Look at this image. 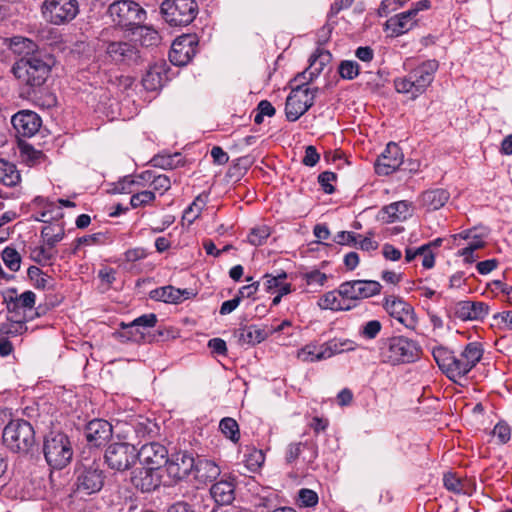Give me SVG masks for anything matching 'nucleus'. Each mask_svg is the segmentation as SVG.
I'll use <instances>...</instances> for the list:
<instances>
[{"mask_svg":"<svg viewBox=\"0 0 512 512\" xmlns=\"http://www.w3.org/2000/svg\"><path fill=\"white\" fill-rule=\"evenodd\" d=\"M42 12L49 22L60 25L77 16L79 5L77 0H45Z\"/></svg>","mask_w":512,"mask_h":512,"instance_id":"12","label":"nucleus"},{"mask_svg":"<svg viewBox=\"0 0 512 512\" xmlns=\"http://www.w3.org/2000/svg\"><path fill=\"white\" fill-rule=\"evenodd\" d=\"M5 43L15 55L20 57L19 59H27L36 53L44 51L33 40L23 36L6 38Z\"/></svg>","mask_w":512,"mask_h":512,"instance_id":"27","label":"nucleus"},{"mask_svg":"<svg viewBox=\"0 0 512 512\" xmlns=\"http://www.w3.org/2000/svg\"><path fill=\"white\" fill-rule=\"evenodd\" d=\"M297 359L304 363H314L328 359L324 344L311 342L297 351Z\"/></svg>","mask_w":512,"mask_h":512,"instance_id":"34","label":"nucleus"},{"mask_svg":"<svg viewBox=\"0 0 512 512\" xmlns=\"http://www.w3.org/2000/svg\"><path fill=\"white\" fill-rule=\"evenodd\" d=\"M439 64L435 59L426 60L410 70L404 77L394 80V86L399 93H410L413 97L424 93L434 80Z\"/></svg>","mask_w":512,"mask_h":512,"instance_id":"3","label":"nucleus"},{"mask_svg":"<svg viewBox=\"0 0 512 512\" xmlns=\"http://www.w3.org/2000/svg\"><path fill=\"white\" fill-rule=\"evenodd\" d=\"M194 457L187 452H177L165 463L166 471L173 480H182L194 472Z\"/></svg>","mask_w":512,"mask_h":512,"instance_id":"19","label":"nucleus"},{"mask_svg":"<svg viewBox=\"0 0 512 512\" xmlns=\"http://www.w3.org/2000/svg\"><path fill=\"white\" fill-rule=\"evenodd\" d=\"M211 497L219 505H229L235 499L234 479H222L214 483L210 488Z\"/></svg>","mask_w":512,"mask_h":512,"instance_id":"28","label":"nucleus"},{"mask_svg":"<svg viewBox=\"0 0 512 512\" xmlns=\"http://www.w3.org/2000/svg\"><path fill=\"white\" fill-rule=\"evenodd\" d=\"M338 70L343 79L353 80L359 75L360 67L356 61L344 60L340 63Z\"/></svg>","mask_w":512,"mask_h":512,"instance_id":"54","label":"nucleus"},{"mask_svg":"<svg viewBox=\"0 0 512 512\" xmlns=\"http://www.w3.org/2000/svg\"><path fill=\"white\" fill-rule=\"evenodd\" d=\"M154 191L144 190L138 193H134L130 199V205L132 208H138L151 204L155 200Z\"/></svg>","mask_w":512,"mask_h":512,"instance_id":"55","label":"nucleus"},{"mask_svg":"<svg viewBox=\"0 0 512 512\" xmlns=\"http://www.w3.org/2000/svg\"><path fill=\"white\" fill-rule=\"evenodd\" d=\"M151 165L153 167L161 168V169H175L184 164L182 156L180 153L175 154H159L154 156L151 161Z\"/></svg>","mask_w":512,"mask_h":512,"instance_id":"42","label":"nucleus"},{"mask_svg":"<svg viewBox=\"0 0 512 512\" xmlns=\"http://www.w3.org/2000/svg\"><path fill=\"white\" fill-rule=\"evenodd\" d=\"M417 21L405 11L390 17L385 23V30L390 31L392 36H400L410 31Z\"/></svg>","mask_w":512,"mask_h":512,"instance_id":"30","label":"nucleus"},{"mask_svg":"<svg viewBox=\"0 0 512 512\" xmlns=\"http://www.w3.org/2000/svg\"><path fill=\"white\" fill-rule=\"evenodd\" d=\"M107 14L118 30H134L146 19V11L132 0H114L108 6Z\"/></svg>","mask_w":512,"mask_h":512,"instance_id":"6","label":"nucleus"},{"mask_svg":"<svg viewBox=\"0 0 512 512\" xmlns=\"http://www.w3.org/2000/svg\"><path fill=\"white\" fill-rule=\"evenodd\" d=\"M331 59L332 55L329 51L324 49H317L309 59L310 64L308 69L298 74L294 81H300L301 79L307 82L313 81L314 78L320 75L324 67L331 61Z\"/></svg>","mask_w":512,"mask_h":512,"instance_id":"23","label":"nucleus"},{"mask_svg":"<svg viewBox=\"0 0 512 512\" xmlns=\"http://www.w3.org/2000/svg\"><path fill=\"white\" fill-rule=\"evenodd\" d=\"M55 64V57L44 50L27 59H18L11 72L25 87L26 92L31 94L36 93L46 83Z\"/></svg>","mask_w":512,"mask_h":512,"instance_id":"1","label":"nucleus"},{"mask_svg":"<svg viewBox=\"0 0 512 512\" xmlns=\"http://www.w3.org/2000/svg\"><path fill=\"white\" fill-rule=\"evenodd\" d=\"M301 455L305 463H313L318 457L317 444L314 441L290 443L286 449L285 460L288 464H293Z\"/></svg>","mask_w":512,"mask_h":512,"instance_id":"22","label":"nucleus"},{"mask_svg":"<svg viewBox=\"0 0 512 512\" xmlns=\"http://www.w3.org/2000/svg\"><path fill=\"white\" fill-rule=\"evenodd\" d=\"M298 501L301 506L312 507L318 503V495L311 489L302 488L298 493Z\"/></svg>","mask_w":512,"mask_h":512,"instance_id":"62","label":"nucleus"},{"mask_svg":"<svg viewBox=\"0 0 512 512\" xmlns=\"http://www.w3.org/2000/svg\"><path fill=\"white\" fill-rule=\"evenodd\" d=\"M191 292L187 289H178L173 286L159 287L150 292V297L156 301H163L168 303H180L188 299Z\"/></svg>","mask_w":512,"mask_h":512,"instance_id":"31","label":"nucleus"},{"mask_svg":"<svg viewBox=\"0 0 512 512\" xmlns=\"http://www.w3.org/2000/svg\"><path fill=\"white\" fill-rule=\"evenodd\" d=\"M41 236L44 238L46 246L53 249L65 236L64 224L61 222L45 225L41 230Z\"/></svg>","mask_w":512,"mask_h":512,"instance_id":"37","label":"nucleus"},{"mask_svg":"<svg viewBox=\"0 0 512 512\" xmlns=\"http://www.w3.org/2000/svg\"><path fill=\"white\" fill-rule=\"evenodd\" d=\"M144 467L161 469L168 462L166 447L158 442L144 444L139 451L136 450V459Z\"/></svg>","mask_w":512,"mask_h":512,"instance_id":"16","label":"nucleus"},{"mask_svg":"<svg viewBox=\"0 0 512 512\" xmlns=\"http://www.w3.org/2000/svg\"><path fill=\"white\" fill-rule=\"evenodd\" d=\"M323 344L328 359L337 354L354 351L357 348V344L351 339L333 338Z\"/></svg>","mask_w":512,"mask_h":512,"instance_id":"39","label":"nucleus"},{"mask_svg":"<svg viewBox=\"0 0 512 512\" xmlns=\"http://www.w3.org/2000/svg\"><path fill=\"white\" fill-rule=\"evenodd\" d=\"M244 458L245 465L250 471L258 470L265 462V454L256 448H249Z\"/></svg>","mask_w":512,"mask_h":512,"instance_id":"48","label":"nucleus"},{"mask_svg":"<svg viewBox=\"0 0 512 512\" xmlns=\"http://www.w3.org/2000/svg\"><path fill=\"white\" fill-rule=\"evenodd\" d=\"M1 256H2V260H3L4 264L11 271L16 272L20 269L21 256L15 248L6 247L2 251Z\"/></svg>","mask_w":512,"mask_h":512,"instance_id":"51","label":"nucleus"},{"mask_svg":"<svg viewBox=\"0 0 512 512\" xmlns=\"http://www.w3.org/2000/svg\"><path fill=\"white\" fill-rule=\"evenodd\" d=\"M76 489L79 493L91 495L99 492L105 481V473L100 462L92 459L82 460L75 469Z\"/></svg>","mask_w":512,"mask_h":512,"instance_id":"8","label":"nucleus"},{"mask_svg":"<svg viewBox=\"0 0 512 512\" xmlns=\"http://www.w3.org/2000/svg\"><path fill=\"white\" fill-rule=\"evenodd\" d=\"M410 212V205L407 201H398L384 206L381 209V218L386 222L405 220Z\"/></svg>","mask_w":512,"mask_h":512,"instance_id":"36","label":"nucleus"},{"mask_svg":"<svg viewBox=\"0 0 512 512\" xmlns=\"http://www.w3.org/2000/svg\"><path fill=\"white\" fill-rule=\"evenodd\" d=\"M450 311L462 321H480L489 314V306L484 302L463 300L452 304Z\"/></svg>","mask_w":512,"mask_h":512,"instance_id":"17","label":"nucleus"},{"mask_svg":"<svg viewBox=\"0 0 512 512\" xmlns=\"http://www.w3.org/2000/svg\"><path fill=\"white\" fill-rule=\"evenodd\" d=\"M132 481L142 492L154 491L161 484V469L142 466Z\"/></svg>","mask_w":512,"mask_h":512,"instance_id":"25","label":"nucleus"},{"mask_svg":"<svg viewBox=\"0 0 512 512\" xmlns=\"http://www.w3.org/2000/svg\"><path fill=\"white\" fill-rule=\"evenodd\" d=\"M492 434L499 444H506L511 437V428L506 422L500 421L495 425Z\"/></svg>","mask_w":512,"mask_h":512,"instance_id":"59","label":"nucleus"},{"mask_svg":"<svg viewBox=\"0 0 512 512\" xmlns=\"http://www.w3.org/2000/svg\"><path fill=\"white\" fill-rule=\"evenodd\" d=\"M273 334L272 326L249 325L238 330V341L242 345L254 346Z\"/></svg>","mask_w":512,"mask_h":512,"instance_id":"26","label":"nucleus"},{"mask_svg":"<svg viewBox=\"0 0 512 512\" xmlns=\"http://www.w3.org/2000/svg\"><path fill=\"white\" fill-rule=\"evenodd\" d=\"M420 354L418 343L404 336L387 338L380 348L381 360L391 365L413 363L420 358Z\"/></svg>","mask_w":512,"mask_h":512,"instance_id":"4","label":"nucleus"},{"mask_svg":"<svg viewBox=\"0 0 512 512\" xmlns=\"http://www.w3.org/2000/svg\"><path fill=\"white\" fill-rule=\"evenodd\" d=\"M483 352L484 350L481 343H468L458 356L455 355L453 366L461 365V368L453 371L455 375H451V380L456 382L458 379L466 376L481 360Z\"/></svg>","mask_w":512,"mask_h":512,"instance_id":"14","label":"nucleus"},{"mask_svg":"<svg viewBox=\"0 0 512 512\" xmlns=\"http://www.w3.org/2000/svg\"><path fill=\"white\" fill-rule=\"evenodd\" d=\"M287 278V274L285 272H280L277 275L273 276L271 274H265L263 276V286L267 292H274L280 286V283Z\"/></svg>","mask_w":512,"mask_h":512,"instance_id":"58","label":"nucleus"},{"mask_svg":"<svg viewBox=\"0 0 512 512\" xmlns=\"http://www.w3.org/2000/svg\"><path fill=\"white\" fill-rule=\"evenodd\" d=\"M300 84L293 87L285 103V115L288 121L295 122L313 105L318 88H309L307 81L301 79Z\"/></svg>","mask_w":512,"mask_h":512,"instance_id":"9","label":"nucleus"},{"mask_svg":"<svg viewBox=\"0 0 512 512\" xmlns=\"http://www.w3.org/2000/svg\"><path fill=\"white\" fill-rule=\"evenodd\" d=\"M112 433V425L103 419L90 421L84 430L87 442L93 447H99L105 444L112 436Z\"/></svg>","mask_w":512,"mask_h":512,"instance_id":"21","label":"nucleus"},{"mask_svg":"<svg viewBox=\"0 0 512 512\" xmlns=\"http://www.w3.org/2000/svg\"><path fill=\"white\" fill-rule=\"evenodd\" d=\"M21 176L16 166L0 158V183L8 187L17 186Z\"/></svg>","mask_w":512,"mask_h":512,"instance_id":"40","label":"nucleus"},{"mask_svg":"<svg viewBox=\"0 0 512 512\" xmlns=\"http://www.w3.org/2000/svg\"><path fill=\"white\" fill-rule=\"evenodd\" d=\"M160 11L170 26H186L196 18L199 8L195 0H164Z\"/></svg>","mask_w":512,"mask_h":512,"instance_id":"10","label":"nucleus"},{"mask_svg":"<svg viewBox=\"0 0 512 512\" xmlns=\"http://www.w3.org/2000/svg\"><path fill=\"white\" fill-rule=\"evenodd\" d=\"M11 122L17 133L24 137L33 136L42 123L40 116L30 110L17 112L12 116Z\"/></svg>","mask_w":512,"mask_h":512,"instance_id":"20","label":"nucleus"},{"mask_svg":"<svg viewBox=\"0 0 512 512\" xmlns=\"http://www.w3.org/2000/svg\"><path fill=\"white\" fill-rule=\"evenodd\" d=\"M359 299L369 298L381 292V284L375 280H357Z\"/></svg>","mask_w":512,"mask_h":512,"instance_id":"49","label":"nucleus"},{"mask_svg":"<svg viewBox=\"0 0 512 512\" xmlns=\"http://www.w3.org/2000/svg\"><path fill=\"white\" fill-rule=\"evenodd\" d=\"M219 430L226 438L231 440L233 443H238V441L240 440L239 425L234 418H222L219 422Z\"/></svg>","mask_w":512,"mask_h":512,"instance_id":"45","label":"nucleus"},{"mask_svg":"<svg viewBox=\"0 0 512 512\" xmlns=\"http://www.w3.org/2000/svg\"><path fill=\"white\" fill-rule=\"evenodd\" d=\"M450 194L447 190L436 188L425 191L421 196L423 206L427 210L435 211L442 208L449 200Z\"/></svg>","mask_w":512,"mask_h":512,"instance_id":"35","label":"nucleus"},{"mask_svg":"<svg viewBox=\"0 0 512 512\" xmlns=\"http://www.w3.org/2000/svg\"><path fill=\"white\" fill-rule=\"evenodd\" d=\"M219 466L208 459H199L195 462L194 474L195 479L201 483L212 482L220 475Z\"/></svg>","mask_w":512,"mask_h":512,"instance_id":"33","label":"nucleus"},{"mask_svg":"<svg viewBox=\"0 0 512 512\" xmlns=\"http://www.w3.org/2000/svg\"><path fill=\"white\" fill-rule=\"evenodd\" d=\"M198 41L195 35L183 34L177 37L169 51V60L175 66L188 64L196 54Z\"/></svg>","mask_w":512,"mask_h":512,"instance_id":"13","label":"nucleus"},{"mask_svg":"<svg viewBox=\"0 0 512 512\" xmlns=\"http://www.w3.org/2000/svg\"><path fill=\"white\" fill-rule=\"evenodd\" d=\"M270 235L271 229L269 226L265 224L258 225L250 230L247 236V241L253 246H261L266 242Z\"/></svg>","mask_w":512,"mask_h":512,"instance_id":"47","label":"nucleus"},{"mask_svg":"<svg viewBox=\"0 0 512 512\" xmlns=\"http://www.w3.org/2000/svg\"><path fill=\"white\" fill-rule=\"evenodd\" d=\"M31 257L35 262L44 265L53 260L55 254L49 247L46 248L45 246H38L31 250Z\"/></svg>","mask_w":512,"mask_h":512,"instance_id":"57","label":"nucleus"},{"mask_svg":"<svg viewBox=\"0 0 512 512\" xmlns=\"http://www.w3.org/2000/svg\"><path fill=\"white\" fill-rule=\"evenodd\" d=\"M385 311L400 324L409 329H414L417 324L413 307L402 298L387 296L384 299Z\"/></svg>","mask_w":512,"mask_h":512,"instance_id":"15","label":"nucleus"},{"mask_svg":"<svg viewBox=\"0 0 512 512\" xmlns=\"http://www.w3.org/2000/svg\"><path fill=\"white\" fill-rule=\"evenodd\" d=\"M341 295H339L337 291H329L325 293L318 301V306L323 310H333V311H341L348 310L350 306H344L343 301L341 299Z\"/></svg>","mask_w":512,"mask_h":512,"instance_id":"41","label":"nucleus"},{"mask_svg":"<svg viewBox=\"0 0 512 512\" xmlns=\"http://www.w3.org/2000/svg\"><path fill=\"white\" fill-rule=\"evenodd\" d=\"M18 149L21 161L30 167L40 164L45 158L42 151L35 149L25 141H19Z\"/></svg>","mask_w":512,"mask_h":512,"instance_id":"38","label":"nucleus"},{"mask_svg":"<svg viewBox=\"0 0 512 512\" xmlns=\"http://www.w3.org/2000/svg\"><path fill=\"white\" fill-rule=\"evenodd\" d=\"M105 462L115 471L128 470L136 461V448L127 442L111 443L105 451Z\"/></svg>","mask_w":512,"mask_h":512,"instance_id":"11","label":"nucleus"},{"mask_svg":"<svg viewBox=\"0 0 512 512\" xmlns=\"http://www.w3.org/2000/svg\"><path fill=\"white\" fill-rule=\"evenodd\" d=\"M403 158L401 148L394 142L388 143L375 163L376 173L383 176L392 174L403 164Z\"/></svg>","mask_w":512,"mask_h":512,"instance_id":"18","label":"nucleus"},{"mask_svg":"<svg viewBox=\"0 0 512 512\" xmlns=\"http://www.w3.org/2000/svg\"><path fill=\"white\" fill-rule=\"evenodd\" d=\"M432 355L440 370L451 380L453 371L460 369V366L454 365L455 354L445 346L439 345L432 348Z\"/></svg>","mask_w":512,"mask_h":512,"instance_id":"29","label":"nucleus"},{"mask_svg":"<svg viewBox=\"0 0 512 512\" xmlns=\"http://www.w3.org/2000/svg\"><path fill=\"white\" fill-rule=\"evenodd\" d=\"M208 194L198 195L194 201L185 209L183 219L192 224L201 214L207 204Z\"/></svg>","mask_w":512,"mask_h":512,"instance_id":"44","label":"nucleus"},{"mask_svg":"<svg viewBox=\"0 0 512 512\" xmlns=\"http://www.w3.org/2000/svg\"><path fill=\"white\" fill-rule=\"evenodd\" d=\"M302 278L306 281V284L309 286H323L327 280V275L325 273L320 272L317 269H314L309 272L303 273Z\"/></svg>","mask_w":512,"mask_h":512,"instance_id":"63","label":"nucleus"},{"mask_svg":"<svg viewBox=\"0 0 512 512\" xmlns=\"http://www.w3.org/2000/svg\"><path fill=\"white\" fill-rule=\"evenodd\" d=\"M136 184V181L131 176H125L118 182L114 184L112 191L114 193L124 194V193H132L133 186Z\"/></svg>","mask_w":512,"mask_h":512,"instance_id":"64","label":"nucleus"},{"mask_svg":"<svg viewBox=\"0 0 512 512\" xmlns=\"http://www.w3.org/2000/svg\"><path fill=\"white\" fill-rule=\"evenodd\" d=\"M33 318V316L27 317L26 315H24L22 320L13 321L10 323H3L0 325V333L12 336L21 334L23 330L27 329L25 326V322L32 320Z\"/></svg>","mask_w":512,"mask_h":512,"instance_id":"52","label":"nucleus"},{"mask_svg":"<svg viewBox=\"0 0 512 512\" xmlns=\"http://www.w3.org/2000/svg\"><path fill=\"white\" fill-rule=\"evenodd\" d=\"M358 286L357 280L344 282L339 286L338 293L343 299L360 300Z\"/></svg>","mask_w":512,"mask_h":512,"instance_id":"56","label":"nucleus"},{"mask_svg":"<svg viewBox=\"0 0 512 512\" xmlns=\"http://www.w3.org/2000/svg\"><path fill=\"white\" fill-rule=\"evenodd\" d=\"M4 301L7 304V309L10 312H18L23 310L31 311L35 305L36 294L33 291L27 290L21 294L17 293L16 289H9L4 295Z\"/></svg>","mask_w":512,"mask_h":512,"instance_id":"24","label":"nucleus"},{"mask_svg":"<svg viewBox=\"0 0 512 512\" xmlns=\"http://www.w3.org/2000/svg\"><path fill=\"white\" fill-rule=\"evenodd\" d=\"M382 330V324L379 320H370L364 323L359 329V336L366 340L375 339Z\"/></svg>","mask_w":512,"mask_h":512,"instance_id":"53","label":"nucleus"},{"mask_svg":"<svg viewBox=\"0 0 512 512\" xmlns=\"http://www.w3.org/2000/svg\"><path fill=\"white\" fill-rule=\"evenodd\" d=\"M157 323V316L154 313L144 314L140 317L134 319L132 322L125 323L121 322L119 327L121 329H133V326H138L139 328L148 329L152 328Z\"/></svg>","mask_w":512,"mask_h":512,"instance_id":"50","label":"nucleus"},{"mask_svg":"<svg viewBox=\"0 0 512 512\" xmlns=\"http://www.w3.org/2000/svg\"><path fill=\"white\" fill-rule=\"evenodd\" d=\"M29 279L34 283L38 289L52 288V278L45 274L39 267L30 266L27 271Z\"/></svg>","mask_w":512,"mask_h":512,"instance_id":"46","label":"nucleus"},{"mask_svg":"<svg viewBox=\"0 0 512 512\" xmlns=\"http://www.w3.org/2000/svg\"><path fill=\"white\" fill-rule=\"evenodd\" d=\"M2 438L12 452L28 453L35 444V431L28 421L14 419L5 426Z\"/></svg>","mask_w":512,"mask_h":512,"instance_id":"7","label":"nucleus"},{"mask_svg":"<svg viewBox=\"0 0 512 512\" xmlns=\"http://www.w3.org/2000/svg\"><path fill=\"white\" fill-rule=\"evenodd\" d=\"M167 78L166 70L163 64L151 65L142 78L143 87L147 91H156L163 86Z\"/></svg>","mask_w":512,"mask_h":512,"instance_id":"32","label":"nucleus"},{"mask_svg":"<svg viewBox=\"0 0 512 512\" xmlns=\"http://www.w3.org/2000/svg\"><path fill=\"white\" fill-rule=\"evenodd\" d=\"M134 29H136L134 34L137 35L142 46L150 47L157 45L160 42V35L154 28L139 24L138 26H135Z\"/></svg>","mask_w":512,"mask_h":512,"instance_id":"43","label":"nucleus"},{"mask_svg":"<svg viewBox=\"0 0 512 512\" xmlns=\"http://www.w3.org/2000/svg\"><path fill=\"white\" fill-rule=\"evenodd\" d=\"M123 332H117L116 335L122 341L140 342L145 339V332L139 331L138 326H133V329H122Z\"/></svg>","mask_w":512,"mask_h":512,"instance_id":"60","label":"nucleus"},{"mask_svg":"<svg viewBox=\"0 0 512 512\" xmlns=\"http://www.w3.org/2000/svg\"><path fill=\"white\" fill-rule=\"evenodd\" d=\"M336 179L337 175L331 171H324L318 176V182L326 194H332L335 191L332 182H334Z\"/></svg>","mask_w":512,"mask_h":512,"instance_id":"61","label":"nucleus"},{"mask_svg":"<svg viewBox=\"0 0 512 512\" xmlns=\"http://www.w3.org/2000/svg\"><path fill=\"white\" fill-rule=\"evenodd\" d=\"M119 30L109 26L101 30L97 38V47L103 51L107 59L115 64L131 65L140 58L137 46L130 42L119 39Z\"/></svg>","mask_w":512,"mask_h":512,"instance_id":"2","label":"nucleus"},{"mask_svg":"<svg viewBox=\"0 0 512 512\" xmlns=\"http://www.w3.org/2000/svg\"><path fill=\"white\" fill-rule=\"evenodd\" d=\"M43 453L50 467L63 469L72 460L73 447L65 433L51 431L44 438Z\"/></svg>","mask_w":512,"mask_h":512,"instance_id":"5","label":"nucleus"}]
</instances>
